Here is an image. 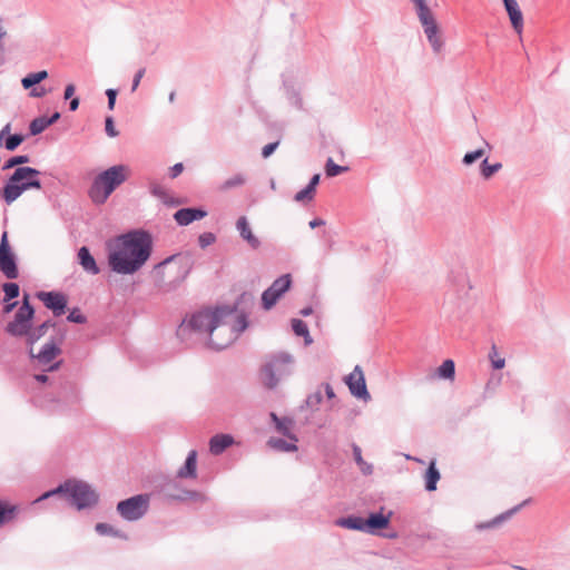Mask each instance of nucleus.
Returning <instances> with one entry per match:
<instances>
[{"mask_svg":"<svg viewBox=\"0 0 570 570\" xmlns=\"http://www.w3.org/2000/svg\"><path fill=\"white\" fill-rule=\"evenodd\" d=\"M253 302V297L243 293L233 305L202 309L183 320L177 328V336L186 342L193 334H208V346L220 351L229 346L248 326V315L238 312V305Z\"/></svg>","mask_w":570,"mask_h":570,"instance_id":"nucleus-1","label":"nucleus"},{"mask_svg":"<svg viewBox=\"0 0 570 570\" xmlns=\"http://www.w3.org/2000/svg\"><path fill=\"white\" fill-rule=\"evenodd\" d=\"M151 250V235L144 229H134L116 238L115 249L108 253V265L117 274L130 275L146 264Z\"/></svg>","mask_w":570,"mask_h":570,"instance_id":"nucleus-2","label":"nucleus"},{"mask_svg":"<svg viewBox=\"0 0 570 570\" xmlns=\"http://www.w3.org/2000/svg\"><path fill=\"white\" fill-rule=\"evenodd\" d=\"M52 497L65 499L70 505L76 507L78 510L94 507L99 499L96 491L87 482L67 480L56 489L40 495L33 503H39Z\"/></svg>","mask_w":570,"mask_h":570,"instance_id":"nucleus-3","label":"nucleus"},{"mask_svg":"<svg viewBox=\"0 0 570 570\" xmlns=\"http://www.w3.org/2000/svg\"><path fill=\"white\" fill-rule=\"evenodd\" d=\"M193 263L188 257L171 255L155 266L156 286L164 293L175 291L189 275Z\"/></svg>","mask_w":570,"mask_h":570,"instance_id":"nucleus-4","label":"nucleus"},{"mask_svg":"<svg viewBox=\"0 0 570 570\" xmlns=\"http://www.w3.org/2000/svg\"><path fill=\"white\" fill-rule=\"evenodd\" d=\"M40 171L32 167H17L6 181L1 198L7 205L14 203L26 190L41 189Z\"/></svg>","mask_w":570,"mask_h":570,"instance_id":"nucleus-5","label":"nucleus"},{"mask_svg":"<svg viewBox=\"0 0 570 570\" xmlns=\"http://www.w3.org/2000/svg\"><path fill=\"white\" fill-rule=\"evenodd\" d=\"M127 170L125 165H116L100 173L89 188V197L92 203L105 204L112 191L126 181Z\"/></svg>","mask_w":570,"mask_h":570,"instance_id":"nucleus-6","label":"nucleus"},{"mask_svg":"<svg viewBox=\"0 0 570 570\" xmlns=\"http://www.w3.org/2000/svg\"><path fill=\"white\" fill-rule=\"evenodd\" d=\"M294 358L287 352H278L268 356L262 374L266 387L275 389L279 381L292 373Z\"/></svg>","mask_w":570,"mask_h":570,"instance_id":"nucleus-7","label":"nucleus"},{"mask_svg":"<svg viewBox=\"0 0 570 570\" xmlns=\"http://www.w3.org/2000/svg\"><path fill=\"white\" fill-rule=\"evenodd\" d=\"M414 6L417 19L423 28L426 39L435 53L443 49L444 41L440 36L438 22L425 0H410Z\"/></svg>","mask_w":570,"mask_h":570,"instance_id":"nucleus-8","label":"nucleus"},{"mask_svg":"<svg viewBox=\"0 0 570 570\" xmlns=\"http://www.w3.org/2000/svg\"><path fill=\"white\" fill-rule=\"evenodd\" d=\"M33 317L35 308L30 303L29 294L24 293L22 303L17 309L13 320L4 327L6 333L13 337H23L24 334H29Z\"/></svg>","mask_w":570,"mask_h":570,"instance_id":"nucleus-9","label":"nucleus"},{"mask_svg":"<svg viewBox=\"0 0 570 570\" xmlns=\"http://www.w3.org/2000/svg\"><path fill=\"white\" fill-rule=\"evenodd\" d=\"M149 494H137L118 502L117 512L126 521H137L149 510Z\"/></svg>","mask_w":570,"mask_h":570,"instance_id":"nucleus-10","label":"nucleus"},{"mask_svg":"<svg viewBox=\"0 0 570 570\" xmlns=\"http://www.w3.org/2000/svg\"><path fill=\"white\" fill-rule=\"evenodd\" d=\"M0 271L9 279H16L19 276L16 255L8 243L7 232L2 234L0 242Z\"/></svg>","mask_w":570,"mask_h":570,"instance_id":"nucleus-11","label":"nucleus"},{"mask_svg":"<svg viewBox=\"0 0 570 570\" xmlns=\"http://www.w3.org/2000/svg\"><path fill=\"white\" fill-rule=\"evenodd\" d=\"M345 383L353 396L364 402L371 400V395L366 387L364 373L360 365H356L354 370L345 377Z\"/></svg>","mask_w":570,"mask_h":570,"instance_id":"nucleus-12","label":"nucleus"},{"mask_svg":"<svg viewBox=\"0 0 570 570\" xmlns=\"http://www.w3.org/2000/svg\"><path fill=\"white\" fill-rule=\"evenodd\" d=\"M163 493L167 499L175 501H197L202 497L197 491L183 489L175 480H170L163 485Z\"/></svg>","mask_w":570,"mask_h":570,"instance_id":"nucleus-13","label":"nucleus"},{"mask_svg":"<svg viewBox=\"0 0 570 570\" xmlns=\"http://www.w3.org/2000/svg\"><path fill=\"white\" fill-rule=\"evenodd\" d=\"M37 297L43 302L45 306L53 312L56 316L65 314L67 298L58 292H38Z\"/></svg>","mask_w":570,"mask_h":570,"instance_id":"nucleus-14","label":"nucleus"},{"mask_svg":"<svg viewBox=\"0 0 570 570\" xmlns=\"http://www.w3.org/2000/svg\"><path fill=\"white\" fill-rule=\"evenodd\" d=\"M61 353L58 343L53 340L47 342L38 354H33L32 347L29 348V355L31 358H36L39 364L47 365L49 364L57 355Z\"/></svg>","mask_w":570,"mask_h":570,"instance_id":"nucleus-15","label":"nucleus"},{"mask_svg":"<svg viewBox=\"0 0 570 570\" xmlns=\"http://www.w3.org/2000/svg\"><path fill=\"white\" fill-rule=\"evenodd\" d=\"M207 216V212L202 208L186 207L180 208L174 214V219L180 226H187L195 220Z\"/></svg>","mask_w":570,"mask_h":570,"instance_id":"nucleus-16","label":"nucleus"},{"mask_svg":"<svg viewBox=\"0 0 570 570\" xmlns=\"http://www.w3.org/2000/svg\"><path fill=\"white\" fill-rule=\"evenodd\" d=\"M512 28L518 35L523 30V16L517 0H502Z\"/></svg>","mask_w":570,"mask_h":570,"instance_id":"nucleus-17","label":"nucleus"},{"mask_svg":"<svg viewBox=\"0 0 570 570\" xmlns=\"http://www.w3.org/2000/svg\"><path fill=\"white\" fill-rule=\"evenodd\" d=\"M392 512L390 511L386 515L382 513H371L365 519V533L374 534L379 530L385 529L389 527L391 521Z\"/></svg>","mask_w":570,"mask_h":570,"instance_id":"nucleus-18","label":"nucleus"},{"mask_svg":"<svg viewBox=\"0 0 570 570\" xmlns=\"http://www.w3.org/2000/svg\"><path fill=\"white\" fill-rule=\"evenodd\" d=\"M236 229L240 237L253 248L261 246V240L253 234L249 223L245 216H240L236 222Z\"/></svg>","mask_w":570,"mask_h":570,"instance_id":"nucleus-19","label":"nucleus"},{"mask_svg":"<svg viewBox=\"0 0 570 570\" xmlns=\"http://www.w3.org/2000/svg\"><path fill=\"white\" fill-rule=\"evenodd\" d=\"M78 262L83 268L85 272L91 275H97L100 273V268L98 267L95 257L91 255L88 247L82 246L78 250Z\"/></svg>","mask_w":570,"mask_h":570,"instance_id":"nucleus-20","label":"nucleus"},{"mask_svg":"<svg viewBox=\"0 0 570 570\" xmlns=\"http://www.w3.org/2000/svg\"><path fill=\"white\" fill-rule=\"evenodd\" d=\"M177 476L180 479H195L197 476V452L191 450L185 461V464L178 470Z\"/></svg>","mask_w":570,"mask_h":570,"instance_id":"nucleus-21","label":"nucleus"},{"mask_svg":"<svg viewBox=\"0 0 570 570\" xmlns=\"http://www.w3.org/2000/svg\"><path fill=\"white\" fill-rule=\"evenodd\" d=\"M234 443V438L229 434H216L209 440V451L214 455L222 454Z\"/></svg>","mask_w":570,"mask_h":570,"instance_id":"nucleus-22","label":"nucleus"},{"mask_svg":"<svg viewBox=\"0 0 570 570\" xmlns=\"http://www.w3.org/2000/svg\"><path fill=\"white\" fill-rule=\"evenodd\" d=\"M55 323L51 321H46L37 327L30 326L29 334H24L26 342L29 347H32L41 337H43L49 327H53Z\"/></svg>","mask_w":570,"mask_h":570,"instance_id":"nucleus-23","label":"nucleus"},{"mask_svg":"<svg viewBox=\"0 0 570 570\" xmlns=\"http://www.w3.org/2000/svg\"><path fill=\"white\" fill-rule=\"evenodd\" d=\"M365 519L358 515H347L335 521L336 525L355 531L365 532Z\"/></svg>","mask_w":570,"mask_h":570,"instance_id":"nucleus-24","label":"nucleus"},{"mask_svg":"<svg viewBox=\"0 0 570 570\" xmlns=\"http://www.w3.org/2000/svg\"><path fill=\"white\" fill-rule=\"evenodd\" d=\"M527 503V501L522 502L521 504H518L515 505L514 508L508 510L507 512L504 513H501L499 515H497L495 518H493L492 520L488 521V522H484V523H479L476 524V529L478 530H484V529H491V528H494V527H498L499 524H501L503 521L508 520L509 518H511L517 511L520 510L521 507H523L524 504Z\"/></svg>","mask_w":570,"mask_h":570,"instance_id":"nucleus-25","label":"nucleus"},{"mask_svg":"<svg viewBox=\"0 0 570 570\" xmlns=\"http://www.w3.org/2000/svg\"><path fill=\"white\" fill-rule=\"evenodd\" d=\"M296 443L281 438H269L267 441V445L278 452H296L298 450Z\"/></svg>","mask_w":570,"mask_h":570,"instance_id":"nucleus-26","label":"nucleus"},{"mask_svg":"<svg viewBox=\"0 0 570 570\" xmlns=\"http://www.w3.org/2000/svg\"><path fill=\"white\" fill-rule=\"evenodd\" d=\"M292 330L297 336H302L304 338L305 345H311L313 343V338L309 334L307 324L299 320V318H293L292 320Z\"/></svg>","mask_w":570,"mask_h":570,"instance_id":"nucleus-27","label":"nucleus"},{"mask_svg":"<svg viewBox=\"0 0 570 570\" xmlns=\"http://www.w3.org/2000/svg\"><path fill=\"white\" fill-rule=\"evenodd\" d=\"M291 284H292L291 275L284 274V275L279 276L278 278H276L269 286V288L275 294H277L279 297H282L283 294H285L289 289Z\"/></svg>","mask_w":570,"mask_h":570,"instance_id":"nucleus-28","label":"nucleus"},{"mask_svg":"<svg viewBox=\"0 0 570 570\" xmlns=\"http://www.w3.org/2000/svg\"><path fill=\"white\" fill-rule=\"evenodd\" d=\"M440 480V472L435 468V463L431 462L425 471V490L432 492L436 490L438 481Z\"/></svg>","mask_w":570,"mask_h":570,"instance_id":"nucleus-29","label":"nucleus"},{"mask_svg":"<svg viewBox=\"0 0 570 570\" xmlns=\"http://www.w3.org/2000/svg\"><path fill=\"white\" fill-rule=\"evenodd\" d=\"M294 422L289 417H282L279 422L275 425L276 431L286 436L288 440L297 442V436L292 432Z\"/></svg>","mask_w":570,"mask_h":570,"instance_id":"nucleus-30","label":"nucleus"},{"mask_svg":"<svg viewBox=\"0 0 570 570\" xmlns=\"http://www.w3.org/2000/svg\"><path fill=\"white\" fill-rule=\"evenodd\" d=\"M95 530L99 535H111V537H116V538H120V539H125V540L127 539L126 533H124L120 530L115 529L112 525L105 523V522L97 523L95 527Z\"/></svg>","mask_w":570,"mask_h":570,"instance_id":"nucleus-31","label":"nucleus"},{"mask_svg":"<svg viewBox=\"0 0 570 570\" xmlns=\"http://www.w3.org/2000/svg\"><path fill=\"white\" fill-rule=\"evenodd\" d=\"M48 77V72L46 70H41L38 72H31L28 73L26 77L22 78L21 83L24 89H30L35 85L40 83L42 80H45Z\"/></svg>","mask_w":570,"mask_h":570,"instance_id":"nucleus-32","label":"nucleus"},{"mask_svg":"<svg viewBox=\"0 0 570 570\" xmlns=\"http://www.w3.org/2000/svg\"><path fill=\"white\" fill-rule=\"evenodd\" d=\"M353 455L361 472L364 475H371L373 473V465L363 460L361 448L356 444H353Z\"/></svg>","mask_w":570,"mask_h":570,"instance_id":"nucleus-33","label":"nucleus"},{"mask_svg":"<svg viewBox=\"0 0 570 570\" xmlns=\"http://www.w3.org/2000/svg\"><path fill=\"white\" fill-rule=\"evenodd\" d=\"M502 168L501 163L490 165L488 158H484L480 165V173L484 179H490L495 173Z\"/></svg>","mask_w":570,"mask_h":570,"instance_id":"nucleus-34","label":"nucleus"},{"mask_svg":"<svg viewBox=\"0 0 570 570\" xmlns=\"http://www.w3.org/2000/svg\"><path fill=\"white\" fill-rule=\"evenodd\" d=\"M284 88L289 104L297 109H303V99L299 92L295 90L293 86H289L286 82H284Z\"/></svg>","mask_w":570,"mask_h":570,"instance_id":"nucleus-35","label":"nucleus"},{"mask_svg":"<svg viewBox=\"0 0 570 570\" xmlns=\"http://www.w3.org/2000/svg\"><path fill=\"white\" fill-rule=\"evenodd\" d=\"M2 291L4 293L2 303H7L9 301H12V299L17 298L19 296V294H20L19 285L17 283H12V282L4 283L2 285Z\"/></svg>","mask_w":570,"mask_h":570,"instance_id":"nucleus-36","label":"nucleus"},{"mask_svg":"<svg viewBox=\"0 0 570 570\" xmlns=\"http://www.w3.org/2000/svg\"><path fill=\"white\" fill-rule=\"evenodd\" d=\"M49 127V124L47 122V117L41 116L35 118L30 125L29 130L32 136H37L41 134L43 130H46Z\"/></svg>","mask_w":570,"mask_h":570,"instance_id":"nucleus-37","label":"nucleus"},{"mask_svg":"<svg viewBox=\"0 0 570 570\" xmlns=\"http://www.w3.org/2000/svg\"><path fill=\"white\" fill-rule=\"evenodd\" d=\"M439 376L442 379H453L455 374V364L452 360H445L438 368Z\"/></svg>","mask_w":570,"mask_h":570,"instance_id":"nucleus-38","label":"nucleus"},{"mask_svg":"<svg viewBox=\"0 0 570 570\" xmlns=\"http://www.w3.org/2000/svg\"><path fill=\"white\" fill-rule=\"evenodd\" d=\"M279 298L281 297L268 287L262 294L263 308L266 311L271 309Z\"/></svg>","mask_w":570,"mask_h":570,"instance_id":"nucleus-39","label":"nucleus"},{"mask_svg":"<svg viewBox=\"0 0 570 570\" xmlns=\"http://www.w3.org/2000/svg\"><path fill=\"white\" fill-rule=\"evenodd\" d=\"M245 181H246V178L243 174H236V175L232 176L230 178L226 179L222 184L220 189L228 190V189H232L235 187H239V186L244 185Z\"/></svg>","mask_w":570,"mask_h":570,"instance_id":"nucleus-40","label":"nucleus"},{"mask_svg":"<svg viewBox=\"0 0 570 570\" xmlns=\"http://www.w3.org/2000/svg\"><path fill=\"white\" fill-rule=\"evenodd\" d=\"M346 170H348V167L335 164L332 158H328L325 164V174L327 177H335Z\"/></svg>","mask_w":570,"mask_h":570,"instance_id":"nucleus-41","label":"nucleus"},{"mask_svg":"<svg viewBox=\"0 0 570 570\" xmlns=\"http://www.w3.org/2000/svg\"><path fill=\"white\" fill-rule=\"evenodd\" d=\"M323 401V395L321 389L316 390L314 393H311L307 395L305 400V405L311 409L312 411L318 410V405Z\"/></svg>","mask_w":570,"mask_h":570,"instance_id":"nucleus-42","label":"nucleus"},{"mask_svg":"<svg viewBox=\"0 0 570 570\" xmlns=\"http://www.w3.org/2000/svg\"><path fill=\"white\" fill-rule=\"evenodd\" d=\"M24 140L21 134H13L6 137L4 148L9 151L16 150Z\"/></svg>","mask_w":570,"mask_h":570,"instance_id":"nucleus-43","label":"nucleus"},{"mask_svg":"<svg viewBox=\"0 0 570 570\" xmlns=\"http://www.w3.org/2000/svg\"><path fill=\"white\" fill-rule=\"evenodd\" d=\"M16 507H10L3 502H0V525L10 521L14 517Z\"/></svg>","mask_w":570,"mask_h":570,"instance_id":"nucleus-44","label":"nucleus"},{"mask_svg":"<svg viewBox=\"0 0 570 570\" xmlns=\"http://www.w3.org/2000/svg\"><path fill=\"white\" fill-rule=\"evenodd\" d=\"M28 161H29L28 155L13 156L4 163V165L2 166V170L11 169V168L20 166L22 164H27Z\"/></svg>","mask_w":570,"mask_h":570,"instance_id":"nucleus-45","label":"nucleus"},{"mask_svg":"<svg viewBox=\"0 0 570 570\" xmlns=\"http://www.w3.org/2000/svg\"><path fill=\"white\" fill-rule=\"evenodd\" d=\"M489 357L494 370H501L505 365V360L503 357L498 356L495 345H492L491 351L489 353Z\"/></svg>","mask_w":570,"mask_h":570,"instance_id":"nucleus-46","label":"nucleus"},{"mask_svg":"<svg viewBox=\"0 0 570 570\" xmlns=\"http://www.w3.org/2000/svg\"><path fill=\"white\" fill-rule=\"evenodd\" d=\"M484 154L485 153L482 148H479L473 151H469L463 156L462 163L466 166H470L473 163H475L478 159L482 158L484 156Z\"/></svg>","mask_w":570,"mask_h":570,"instance_id":"nucleus-47","label":"nucleus"},{"mask_svg":"<svg viewBox=\"0 0 570 570\" xmlns=\"http://www.w3.org/2000/svg\"><path fill=\"white\" fill-rule=\"evenodd\" d=\"M314 195H315V190L313 189L312 186L307 185L305 188H303L302 190L296 193V195L294 196V199L296 202L312 200L314 198Z\"/></svg>","mask_w":570,"mask_h":570,"instance_id":"nucleus-48","label":"nucleus"},{"mask_svg":"<svg viewBox=\"0 0 570 570\" xmlns=\"http://www.w3.org/2000/svg\"><path fill=\"white\" fill-rule=\"evenodd\" d=\"M67 321L68 322H71V323H77V324H83L86 323L87 318L85 315H82L80 313V311L78 308H73L72 311H70V313L68 314L67 316Z\"/></svg>","mask_w":570,"mask_h":570,"instance_id":"nucleus-49","label":"nucleus"},{"mask_svg":"<svg viewBox=\"0 0 570 570\" xmlns=\"http://www.w3.org/2000/svg\"><path fill=\"white\" fill-rule=\"evenodd\" d=\"M216 240V237L213 233H203L198 237V243L202 248H206L207 246L212 245Z\"/></svg>","mask_w":570,"mask_h":570,"instance_id":"nucleus-50","label":"nucleus"},{"mask_svg":"<svg viewBox=\"0 0 570 570\" xmlns=\"http://www.w3.org/2000/svg\"><path fill=\"white\" fill-rule=\"evenodd\" d=\"M105 130L109 137H116L119 134L115 128L114 118L111 116H108L105 120Z\"/></svg>","mask_w":570,"mask_h":570,"instance_id":"nucleus-51","label":"nucleus"},{"mask_svg":"<svg viewBox=\"0 0 570 570\" xmlns=\"http://www.w3.org/2000/svg\"><path fill=\"white\" fill-rule=\"evenodd\" d=\"M279 141H274L265 145L262 149V156L263 158H268L278 147Z\"/></svg>","mask_w":570,"mask_h":570,"instance_id":"nucleus-52","label":"nucleus"},{"mask_svg":"<svg viewBox=\"0 0 570 570\" xmlns=\"http://www.w3.org/2000/svg\"><path fill=\"white\" fill-rule=\"evenodd\" d=\"M106 96L108 98V109L112 110L115 108V104H116L117 90L109 88L106 90Z\"/></svg>","mask_w":570,"mask_h":570,"instance_id":"nucleus-53","label":"nucleus"},{"mask_svg":"<svg viewBox=\"0 0 570 570\" xmlns=\"http://www.w3.org/2000/svg\"><path fill=\"white\" fill-rule=\"evenodd\" d=\"M146 72V69L145 68H140L134 76V79H132V85H131V91H136V89L138 88L144 75Z\"/></svg>","mask_w":570,"mask_h":570,"instance_id":"nucleus-54","label":"nucleus"},{"mask_svg":"<svg viewBox=\"0 0 570 570\" xmlns=\"http://www.w3.org/2000/svg\"><path fill=\"white\" fill-rule=\"evenodd\" d=\"M151 194L159 198H165L167 196L165 188L158 184L151 185Z\"/></svg>","mask_w":570,"mask_h":570,"instance_id":"nucleus-55","label":"nucleus"},{"mask_svg":"<svg viewBox=\"0 0 570 570\" xmlns=\"http://www.w3.org/2000/svg\"><path fill=\"white\" fill-rule=\"evenodd\" d=\"M184 169V166L181 163H177L175 164L171 168H170V171H169V175L171 178H176L178 175H180V173L183 171Z\"/></svg>","mask_w":570,"mask_h":570,"instance_id":"nucleus-56","label":"nucleus"},{"mask_svg":"<svg viewBox=\"0 0 570 570\" xmlns=\"http://www.w3.org/2000/svg\"><path fill=\"white\" fill-rule=\"evenodd\" d=\"M322 387L324 389V392L328 400H332L335 397L334 390L330 383H323Z\"/></svg>","mask_w":570,"mask_h":570,"instance_id":"nucleus-57","label":"nucleus"},{"mask_svg":"<svg viewBox=\"0 0 570 570\" xmlns=\"http://www.w3.org/2000/svg\"><path fill=\"white\" fill-rule=\"evenodd\" d=\"M17 305H18L17 302H11V301L3 303V308H2L3 314L11 313L17 307Z\"/></svg>","mask_w":570,"mask_h":570,"instance_id":"nucleus-58","label":"nucleus"},{"mask_svg":"<svg viewBox=\"0 0 570 570\" xmlns=\"http://www.w3.org/2000/svg\"><path fill=\"white\" fill-rule=\"evenodd\" d=\"M75 90H76V88H75V86L72 83L66 86L65 92H63V98L66 100L70 99L73 96Z\"/></svg>","mask_w":570,"mask_h":570,"instance_id":"nucleus-59","label":"nucleus"},{"mask_svg":"<svg viewBox=\"0 0 570 570\" xmlns=\"http://www.w3.org/2000/svg\"><path fill=\"white\" fill-rule=\"evenodd\" d=\"M320 179H321V175L320 174H315V175H313V177L311 178V180H309V183L307 185L312 186L313 189L315 190L316 186L320 183Z\"/></svg>","mask_w":570,"mask_h":570,"instance_id":"nucleus-60","label":"nucleus"},{"mask_svg":"<svg viewBox=\"0 0 570 570\" xmlns=\"http://www.w3.org/2000/svg\"><path fill=\"white\" fill-rule=\"evenodd\" d=\"M308 225L311 228H316V227L325 225V220H323L322 218H315V219L311 220Z\"/></svg>","mask_w":570,"mask_h":570,"instance_id":"nucleus-61","label":"nucleus"},{"mask_svg":"<svg viewBox=\"0 0 570 570\" xmlns=\"http://www.w3.org/2000/svg\"><path fill=\"white\" fill-rule=\"evenodd\" d=\"M46 95V90L45 89H37V88H33L30 92V96L31 97H36V98H39V97H42Z\"/></svg>","mask_w":570,"mask_h":570,"instance_id":"nucleus-62","label":"nucleus"},{"mask_svg":"<svg viewBox=\"0 0 570 570\" xmlns=\"http://www.w3.org/2000/svg\"><path fill=\"white\" fill-rule=\"evenodd\" d=\"M60 118V114L58 111L53 112L51 117H47V122L49 126L53 125Z\"/></svg>","mask_w":570,"mask_h":570,"instance_id":"nucleus-63","label":"nucleus"},{"mask_svg":"<svg viewBox=\"0 0 570 570\" xmlns=\"http://www.w3.org/2000/svg\"><path fill=\"white\" fill-rule=\"evenodd\" d=\"M78 107H79V98H72V99L70 100V102H69V109H70L71 111H75V110H77V109H78Z\"/></svg>","mask_w":570,"mask_h":570,"instance_id":"nucleus-64","label":"nucleus"}]
</instances>
